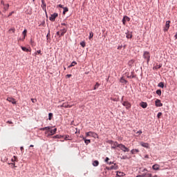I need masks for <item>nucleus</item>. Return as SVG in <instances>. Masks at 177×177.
<instances>
[{"label": "nucleus", "instance_id": "1", "mask_svg": "<svg viewBox=\"0 0 177 177\" xmlns=\"http://www.w3.org/2000/svg\"><path fill=\"white\" fill-rule=\"evenodd\" d=\"M142 57L149 63L150 62V53L149 51H144Z\"/></svg>", "mask_w": 177, "mask_h": 177}, {"label": "nucleus", "instance_id": "2", "mask_svg": "<svg viewBox=\"0 0 177 177\" xmlns=\"http://www.w3.org/2000/svg\"><path fill=\"white\" fill-rule=\"evenodd\" d=\"M57 131V129L55 128L53 129H50L49 131H47L46 132V135H47V136H52V135H55V133H56Z\"/></svg>", "mask_w": 177, "mask_h": 177}, {"label": "nucleus", "instance_id": "3", "mask_svg": "<svg viewBox=\"0 0 177 177\" xmlns=\"http://www.w3.org/2000/svg\"><path fill=\"white\" fill-rule=\"evenodd\" d=\"M110 145H111V148L115 149L117 147L120 148V144H118V142H114V141H110Z\"/></svg>", "mask_w": 177, "mask_h": 177}, {"label": "nucleus", "instance_id": "4", "mask_svg": "<svg viewBox=\"0 0 177 177\" xmlns=\"http://www.w3.org/2000/svg\"><path fill=\"white\" fill-rule=\"evenodd\" d=\"M89 136H91V138H96L97 136V134L93 131L86 132V137L88 138Z\"/></svg>", "mask_w": 177, "mask_h": 177}, {"label": "nucleus", "instance_id": "5", "mask_svg": "<svg viewBox=\"0 0 177 177\" xmlns=\"http://www.w3.org/2000/svg\"><path fill=\"white\" fill-rule=\"evenodd\" d=\"M119 149H120V150H122V151H124V153L127 151H129V149L122 144H120Z\"/></svg>", "mask_w": 177, "mask_h": 177}, {"label": "nucleus", "instance_id": "6", "mask_svg": "<svg viewBox=\"0 0 177 177\" xmlns=\"http://www.w3.org/2000/svg\"><path fill=\"white\" fill-rule=\"evenodd\" d=\"M57 16H59V14L55 12L54 14L50 15V17H49V20H50V21H55V20H56V17H57Z\"/></svg>", "mask_w": 177, "mask_h": 177}, {"label": "nucleus", "instance_id": "7", "mask_svg": "<svg viewBox=\"0 0 177 177\" xmlns=\"http://www.w3.org/2000/svg\"><path fill=\"white\" fill-rule=\"evenodd\" d=\"M171 24V21H166V24H165V26L164 27V31L165 32L168 31V30H169V24Z\"/></svg>", "mask_w": 177, "mask_h": 177}, {"label": "nucleus", "instance_id": "8", "mask_svg": "<svg viewBox=\"0 0 177 177\" xmlns=\"http://www.w3.org/2000/svg\"><path fill=\"white\" fill-rule=\"evenodd\" d=\"M122 105L124 106V107H126L127 110H129V109H131V103H129L128 101L123 102Z\"/></svg>", "mask_w": 177, "mask_h": 177}, {"label": "nucleus", "instance_id": "9", "mask_svg": "<svg viewBox=\"0 0 177 177\" xmlns=\"http://www.w3.org/2000/svg\"><path fill=\"white\" fill-rule=\"evenodd\" d=\"M73 106H74V104L70 105V104H68V103L64 102L61 106V107H64L65 109H71V107H73Z\"/></svg>", "mask_w": 177, "mask_h": 177}, {"label": "nucleus", "instance_id": "10", "mask_svg": "<svg viewBox=\"0 0 177 177\" xmlns=\"http://www.w3.org/2000/svg\"><path fill=\"white\" fill-rule=\"evenodd\" d=\"M127 21H131V18H129L128 16H124L122 19V23L124 26H125Z\"/></svg>", "mask_w": 177, "mask_h": 177}, {"label": "nucleus", "instance_id": "11", "mask_svg": "<svg viewBox=\"0 0 177 177\" xmlns=\"http://www.w3.org/2000/svg\"><path fill=\"white\" fill-rule=\"evenodd\" d=\"M6 100L10 103H12V104H16V100L13 97H7Z\"/></svg>", "mask_w": 177, "mask_h": 177}, {"label": "nucleus", "instance_id": "12", "mask_svg": "<svg viewBox=\"0 0 177 177\" xmlns=\"http://www.w3.org/2000/svg\"><path fill=\"white\" fill-rule=\"evenodd\" d=\"M155 104L156 106V107H162V103H161V100L157 99L155 101Z\"/></svg>", "mask_w": 177, "mask_h": 177}, {"label": "nucleus", "instance_id": "13", "mask_svg": "<svg viewBox=\"0 0 177 177\" xmlns=\"http://www.w3.org/2000/svg\"><path fill=\"white\" fill-rule=\"evenodd\" d=\"M60 31V37H63V35H64V34H66L67 32V28H63L62 30H59Z\"/></svg>", "mask_w": 177, "mask_h": 177}, {"label": "nucleus", "instance_id": "14", "mask_svg": "<svg viewBox=\"0 0 177 177\" xmlns=\"http://www.w3.org/2000/svg\"><path fill=\"white\" fill-rule=\"evenodd\" d=\"M140 146H142V147H145V149H149V143L147 142H141L140 143Z\"/></svg>", "mask_w": 177, "mask_h": 177}, {"label": "nucleus", "instance_id": "15", "mask_svg": "<svg viewBox=\"0 0 177 177\" xmlns=\"http://www.w3.org/2000/svg\"><path fill=\"white\" fill-rule=\"evenodd\" d=\"M41 8L43 9V10H45V12H46V3H45V1L44 0H41Z\"/></svg>", "mask_w": 177, "mask_h": 177}, {"label": "nucleus", "instance_id": "16", "mask_svg": "<svg viewBox=\"0 0 177 177\" xmlns=\"http://www.w3.org/2000/svg\"><path fill=\"white\" fill-rule=\"evenodd\" d=\"M8 34H15L16 32V29L15 28H11L10 30H8Z\"/></svg>", "mask_w": 177, "mask_h": 177}, {"label": "nucleus", "instance_id": "17", "mask_svg": "<svg viewBox=\"0 0 177 177\" xmlns=\"http://www.w3.org/2000/svg\"><path fill=\"white\" fill-rule=\"evenodd\" d=\"M117 176L119 177H122V176H125V174H124V172H121V171H117Z\"/></svg>", "mask_w": 177, "mask_h": 177}, {"label": "nucleus", "instance_id": "18", "mask_svg": "<svg viewBox=\"0 0 177 177\" xmlns=\"http://www.w3.org/2000/svg\"><path fill=\"white\" fill-rule=\"evenodd\" d=\"M153 169H154L155 171H158V169H160V165H154L152 167Z\"/></svg>", "mask_w": 177, "mask_h": 177}, {"label": "nucleus", "instance_id": "19", "mask_svg": "<svg viewBox=\"0 0 177 177\" xmlns=\"http://www.w3.org/2000/svg\"><path fill=\"white\" fill-rule=\"evenodd\" d=\"M120 82H121V84H123V85H125V84H127L128 82V81L125 80V79H124V77H121Z\"/></svg>", "mask_w": 177, "mask_h": 177}, {"label": "nucleus", "instance_id": "20", "mask_svg": "<svg viewBox=\"0 0 177 177\" xmlns=\"http://www.w3.org/2000/svg\"><path fill=\"white\" fill-rule=\"evenodd\" d=\"M53 138V139H62V138H63V136L57 134L56 136H54Z\"/></svg>", "mask_w": 177, "mask_h": 177}, {"label": "nucleus", "instance_id": "21", "mask_svg": "<svg viewBox=\"0 0 177 177\" xmlns=\"http://www.w3.org/2000/svg\"><path fill=\"white\" fill-rule=\"evenodd\" d=\"M140 106H141V107H142V109H146V107H147V102H141Z\"/></svg>", "mask_w": 177, "mask_h": 177}, {"label": "nucleus", "instance_id": "22", "mask_svg": "<svg viewBox=\"0 0 177 177\" xmlns=\"http://www.w3.org/2000/svg\"><path fill=\"white\" fill-rule=\"evenodd\" d=\"M83 140H84V142L86 145H89L91 143V140H86L85 137H83Z\"/></svg>", "mask_w": 177, "mask_h": 177}, {"label": "nucleus", "instance_id": "23", "mask_svg": "<svg viewBox=\"0 0 177 177\" xmlns=\"http://www.w3.org/2000/svg\"><path fill=\"white\" fill-rule=\"evenodd\" d=\"M111 169H118V166L117 165H115V163H114L113 165L111 166Z\"/></svg>", "mask_w": 177, "mask_h": 177}, {"label": "nucleus", "instance_id": "24", "mask_svg": "<svg viewBox=\"0 0 177 177\" xmlns=\"http://www.w3.org/2000/svg\"><path fill=\"white\" fill-rule=\"evenodd\" d=\"M131 153V154H136V153H139V149H132Z\"/></svg>", "mask_w": 177, "mask_h": 177}, {"label": "nucleus", "instance_id": "25", "mask_svg": "<svg viewBox=\"0 0 177 177\" xmlns=\"http://www.w3.org/2000/svg\"><path fill=\"white\" fill-rule=\"evenodd\" d=\"M9 3H7V4H5L4 6H3V9H4V10H8V9H9Z\"/></svg>", "mask_w": 177, "mask_h": 177}, {"label": "nucleus", "instance_id": "26", "mask_svg": "<svg viewBox=\"0 0 177 177\" xmlns=\"http://www.w3.org/2000/svg\"><path fill=\"white\" fill-rule=\"evenodd\" d=\"M93 167H97V165H99V162L97 160H94L93 162Z\"/></svg>", "mask_w": 177, "mask_h": 177}, {"label": "nucleus", "instance_id": "27", "mask_svg": "<svg viewBox=\"0 0 177 177\" xmlns=\"http://www.w3.org/2000/svg\"><path fill=\"white\" fill-rule=\"evenodd\" d=\"M63 9H64L63 14H64V15H66V13H67V12L68 11V8H67V7H64Z\"/></svg>", "mask_w": 177, "mask_h": 177}, {"label": "nucleus", "instance_id": "28", "mask_svg": "<svg viewBox=\"0 0 177 177\" xmlns=\"http://www.w3.org/2000/svg\"><path fill=\"white\" fill-rule=\"evenodd\" d=\"M77 62L75 61H73L71 64L68 66V68H70L71 67H74V66H76Z\"/></svg>", "mask_w": 177, "mask_h": 177}, {"label": "nucleus", "instance_id": "29", "mask_svg": "<svg viewBox=\"0 0 177 177\" xmlns=\"http://www.w3.org/2000/svg\"><path fill=\"white\" fill-rule=\"evenodd\" d=\"M99 86H100V84H99L98 82H97L94 86V91H96V89H97V88H99Z\"/></svg>", "mask_w": 177, "mask_h": 177}, {"label": "nucleus", "instance_id": "30", "mask_svg": "<svg viewBox=\"0 0 177 177\" xmlns=\"http://www.w3.org/2000/svg\"><path fill=\"white\" fill-rule=\"evenodd\" d=\"M21 49L24 50V52H30V50L26 47L21 46Z\"/></svg>", "mask_w": 177, "mask_h": 177}, {"label": "nucleus", "instance_id": "31", "mask_svg": "<svg viewBox=\"0 0 177 177\" xmlns=\"http://www.w3.org/2000/svg\"><path fill=\"white\" fill-rule=\"evenodd\" d=\"M23 35H24V39L26 38V36L27 35V30L25 29L23 32H22Z\"/></svg>", "mask_w": 177, "mask_h": 177}, {"label": "nucleus", "instance_id": "32", "mask_svg": "<svg viewBox=\"0 0 177 177\" xmlns=\"http://www.w3.org/2000/svg\"><path fill=\"white\" fill-rule=\"evenodd\" d=\"M53 117V113H48V120L50 121L52 120V118Z\"/></svg>", "mask_w": 177, "mask_h": 177}, {"label": "nucleus", "instance_id": "33", "mask_svg": "<svg viewBox=\"0 0 177 177\" xmlns=\"http://www.w3.org/2000/svg\"><path fill=\"white\" fill-rule=\"evenodd\" d=\"M80 45L81 46H82V48H85V46H86V44L85 43V41H82L80 42Z\"/></svg>", "mask_w": 177, "mask_h": 177}, {"label": "nucleus", "instance_id": "34", "mask_svg": "<svg viewBox=\"0 0 177 177\" xmlns=\"http://www.w3.org/2000/svg\"><path fill=\"white\" fill-rule=\"evenodd\" d=\"M158 86H160V88H164V83L163 82H160L158 84Z\"/></svg>", "mask_w": 177, "mask_h": 177}, {"label": "nucleus", "instance_id": "35", "mask_svg": "<svg viewBox=\"0 0 177 177\" xmlns=\"http://www.w3.org/2000/svg\"><path fill=\"white\" fill-rule=\"evenodd\" d=\"M156 93L158 95V96H161V93H162L161 90H157Z\"/></svg>", "mask_w": 177, "mask_h": 177}, {"label": "nucleus", "instance_id": "36", "mask_svg": "<svg viewBox=\"0 0 177 177\" xmlns=\"http://www.w3.org/2000/svg\"><path fill=\"white\" fill-rule=\"evenodd\" d=\"M17 158L16 156H14L13 158L11 159L12 162H15V161H17Z\"/></svg>", "mask_w": 177, "mask_h": 177}, {"label": "nucleus", "instance_id": "37", "mask_svg": "<svg viewBox=\"0 0 177 177\" xmlns=\"http://www.w3.org/2000/svg\"><path fill=\"white\" fill-rule=\"evenodd\" d=\"M93 38V33L92 32H90V35H89V39Z\"/></svg>", "mask_w": 177, "mask_h": 177}, {"label": "nucleus", "instance_id": "38", "mask_svg": "<svg viewBox=\"0 0 177 177\" xmlns=\"http://www.w3.org/2000/svg\"><path fill=\"white\" fill-rule=\"evenodd\" d=\"M161 115H162V113L159 112L157 115L158 118H161Z\"/></svg>", "mask_w": 177, "mask_h": 177}, {"label": "nucleus", "instance_id": "39", "mask_svg": "<svg viewBox=\"0 0 177 177\" xmlns=\"http://www.w3.org/2000/svg\"><path fill=\"white\" fill-rule=\"evenodd\" d=\"M127 38H128V39L132 38V35L131 34H127Z\"/></svg>", "mask_w": 177, "mask_h": 177}, {"label": "nucleus", "instance_id": "40", "mask_svg": "<svg viewBox=\"0 0 177 177\" xmlns=\"http://www.w3.org/2000/svg\"><path fill=\"white\" fill-rule=\"evenodd\" d=\"M46 129V131H49L50 129H52V127H44Z\"/></svg>", "mask_w": 177, "mask_h": 177}, {"label": "nucleus", "instance_id": "41", "mask_svg": "<svg viewBox=\"0 0 177 177\" xmlns=\"http://www.w3.org/2000/svg\"><path fill=\"white\" fill-rule=\"evenodd\" d=\"M31 100L32 103H37V99L32 98Z\"/></svg>", "mask_w": 177, "mask_h": 177}, {"label": "nucleus", "instance_id": "42", "mask_svg": "<svg viewBox=\"0 0 177 177\" xmlns=\"http://www.w3.org/2000/svg\"><path fill=\"white\" fill-rule=\"evenodd\" d=\"M61 26H65V27H67V26L68 25L67 24V23H62Z\"/></svg>", "mask_w": 177, "mask_h": 177}, {"label": "nucleus", "instance_id": "43", "mask_svg": "<svg viewBox=\"0 0 177 177\" xmlns=\"http://www.w3.org/2000/svg\"><path fill=\"white\" fill-rule=\"evenodd\" d=\"M109 160H110V158L106 157V159H105V162H107V164H108Z\"/></svg>", "mask_w": 177, "mask_h": 177}, {"label": "nucleus", "instance_id": "44", "mask_svg": "<svg viewBox=\"0 0 177 177\" xmlns=\"http://www.w3.org/2000/svg\"><path fill=\"white\" fill-rule=\"evenodd\" d=\"M136 133H138V135H142V130L137 131Z\"/></svg>", "mask_w": 177, "mask_h": 177}, {"label": "nucleus", "instance_id": "45", "mask_svg": "<svg viewBox=\"0 0 177 177\" xmlns=\"http://www.w3.org/2000/svg\"><path fill=\"white\" fill-rule=\"evenodd\" d=\"M1 5H2L3 6H4V5H5V1H3V0H1Z\"/></svg>", "mask_w": 177, "mask_h": 177}, {"label": "nucleus", "instance_id": "46", "mask_svg": "<svg viewBox=\"0 0 177 177\" xmlns=\"http://www.w3.org/2000/svg\"><path fill=\"white\" fill-rule=\"evenodd\" d=\"M15 13V11H12L11 12H10L9 15H8V17H10V16H12V15Z\"/></svg>", "mask_w": 177, "mask_h": 177}, {"label": "nucleus", "instance_id": "47", "mask_svg": "<svg viewBox=\"0 0 177 177\" xmlns=\"http://www.w3.org/2000/svg\"><path fill=\"white\" fill-rule=\"evenodd\" d=\"M68 138H69L68 136H66L65 138H64L65 140H68Z\"/></svg>", "mask_w": 177, "mask_h": 177}, {"label": "nucleus", "instance_id": "48", "mask_svg": "<svg viewBox=\"0 0 177 177\" xmlns=\"http://www.w3.org/2000/svg\"><path fill=\"white\" fill-rule=\"evenodd\" d=\"M11 165H12V168L16 167V165L15 163H11Z\"/></svg>", "mask_w": 177, "mask_h": 177}, {"label": "nucleus", "instance_id": "49", "mask_svg": "<svg viewBox=\"0 0 177 177\" xmlns=\"http://www.w3.org/2000/svg\"><path fill=\"white\" fill-rule=\"evenodd\" d=\"M106 169H107L108 171L111 170V167H106Z\"/></svg>", "mask_w": 177, "mask_h": 177}, {"label": "nucleus", "instance_id": "50", "mask_svg": "<svg viewBox=\"0 0 177 177\" xmlns=\"http://www.w3.org/2000/svg\"><path fill=\"white\" fill-rule=\"evenodd\" d=\"M7 124H13V122L12 121H7Z\"/></svg>", "mask_w": 177, "mask_h": 177}, {"label": "nucleus", "instance_id": "51", "mask_svg": "<svg viewBox=\"0 0 177 177\" xmlns=\"http://www.w3.org/2000/svg\"><path fill=\"white\" fill-rule=\"evenodd\" d=\"M60 34H61L60 31L57 32V35H59V37H60Z\"/></svg>", "mask_w": 177, "mask_h": 177}, {"label": "nucleus", "instance_id": "52", "mask_svg": "<svg viewBox=\"0 0 177 177\" xmlns=\"http://www.w3.org/2000/svg\"><path fill=\"white\" fill-rule=\"evenodd\" d=\"M66 77H67L68 78H70L71 77H72V75H66Z\"/></svg>", "mask_w": 177, "mask_h": 177}, {"label": "nucleus", "instance_id": "53", "mask_svg": "<svg viewBox=\"0 0 177 177\" xmlns=\"http://www.w3.org/2000/svg\"><path fill=\"white\" fill-rule=\"evenodd\" d=\"M20 150H21V151H23V150H24V148L23 147H21Z\"/></svg>", "mask_w": 177, "mask_h": 177}, {"label": "nucleus", "instance_id": "54", "mask_svg": "<svg viewBox=\"0 0 177 177\" xmlns=\"http://www.w3.org/2000/svg\"><path fill=\"white\" fill-rule=\"evenodd\" d=\"M58 6H59V8H64V7H63V5H62V4H59Z\"/></svg>", "mask_w": 177, "mask_h": 177}, {"label": "nucleus", "instance_id": "55", "mask_svg": "<svg viewBox=\"0 0 177 177\" xmlns=\"http://www.w3.org/2000/svg\"><path fill=\"white\" fill-rule=\"evenodd\" d=\"M40 131H46L45 127L40 129Z\"/></svg>", "mask_w": 177, "mask_h": 177}, {"label": "nucleus", "instance_id": "56", "mask_svg": "<svg viewBox=\"0 0 177 177\" xmlns=\"http://www.w3.org/2000/svg\"><path fill=\"white\" fill-rule=\"evenodd\" d=\"M108 164H109V165H111V164H114V162H109Z\"/></svg>", "mask_w": 177, "mask_h": 177}, {"label": "nucleus", "instance_id": "57", "mask_svg": "<svg viewBox=\"0 0 177 177\" xmlns=\"http://www.w3.org/2000/svg\"><path fill=\"white\" fill-rule=\"evenodd\" d=\"M37 53H38V55H39V54L41 53V50H37Z\"/></svg>", "mask_w": 177, "mask_h": 177}, {"label": "nucleus", "instance_id": "58", "mask_svg": "<svg viewBox=\"0 0 177 177\" xmlns=\"http://www.w3.org/2000/svg\"><path fill=\"white\" fill-rule=\"evenodd\" d=\"M145 157V158H149V155H146Z\"/></svg>", "mask_w": 177, "mask_h": 177}, {"label": "nucleus", "instance_id": "59", "mask_svg": "<svg viewBox=\"0 0 177 177\" xmlns=\"http://www.w3.org/2000/svg\"><path fill=\"white\" fill-rule=\"evenodd\" d=\"M129 78H134V76L131 75L129 76Z\"/></svg>", "mask_w": 177, "mask_h": 177}, {"label": "nucleus", "instance_id": "60", "mask_svg": "<svg viewBox=\"0 0 177 177\" xmlns=\"http://www.w3.org/2000/svg\"><path fill=\"white\" fill-rule=\"evenodd\" d=\"M30 147H34V145H30Z\"/></svg>", "mask_w": 177, "mask_h": 177}, {"label": "nucleus", "instance_id": "61", "mask_svg": "<svg viewBox=\"0 0 177 177\" xmlns=\"http://www.w3.org/2000/svg\"><path fill=\"white\" fill-rule=\"evenodd\" d=\"M130 63H133V60L130 61Z\"/></svg>", "mask_w": 177, "mask_h": 177}, {"label": "nucleus", "instance_id": "62", "mask_svg": "<svg viewBox=\"0 0 177 177\" xmlns=\"http://www.w3.org/2000/svg\"><path fill=\"white\" fill-rule=\"evenodd\" d=\"M80 138H82V139H84V136H80Z\"/></svg>", "mask_w": 177, "mask_h": 177}, {"label": "nucleus", "instance_id": "63", "mask_svg": "<svg viewBox=\"0 0 177 177\" xmlns=\"http://www.w3.org/2000/svg\"><path fill=\"white\" fill-rule=\"evenodd\" d=\"M49 37V33L47 35V37Z\"/></svg>", "mask_w": 177, "mask_h": 177}, {"label": "nucleus", "instance_id": "64", "mask_svg": "<svg viewBox=\"0 0 177 177\" xmlns=\"http://www.w3.org/2000/svg\"><path fill=\"white\" fill-rule=\"evenodd\" d=\"M33 1V2L35 1V0H32Z\"/></svg>", "mask_w": 177, "mask_h": 177}]
</instances>
